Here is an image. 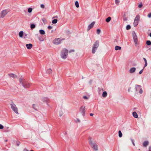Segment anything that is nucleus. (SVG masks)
Listing matches in <instances>:
<instances>
[{
	"mask_svg": "<svg viewBox=\"0 0 151 151\" xmlns=\"http://www.w3.org/2000/svg\"><path fill=\"white\" fill-rule=\"evenodd\" d=\"M3 128H4L3 126L2 125L0 124V129H2Z\"/></svg>",
	"mask_w": 151,
	"mask_h": 151,
	"instance_id": "obj_47",
	"label": "nucleus"
},
{
	"mask_svg": "<svg viewBox=\"0 0 151 151\" xmlns=\"http://www.w3.org/2000/svg\"><path fill=\"white\" fill-rule=\"evenodd\" d=\"M133 35V37L134 39V41L135 45L138 44V40L137 39V36L135 33L133 32L132 33Z\"/></svg>",
	"mask_w": 151,
	"mask_h": 151,
	"instance_id": "obj_7",
	"label": "nucleus"
},
{
	"mask_svg": "<svg viewBox=\"0 0 151 151\" xmlns=\"http://www.w3.org/2000/svg\"><path fill=\"white\" fill-rule=\"evenodd\" d=\"M42 21L44 24H45L47 23V21L45 19L43 18L42 19Z\"/></svg>",
	"mask_w": 151,
	"mask_h": 151,
	"instance_id": "obj_31",
	"label": "nucleus"
},
{
	"mask_svg": "<svg viewBox=\"0 0 151 151\" xmlns=\"http://www.w3.org/2000/svg\"><path fill=\"white\" fill-rule=\"evenodd\" d=\"M58 21V20L57 19H54L52 20V23L53 24H56L57 23Z\"/></svg>",
	"mask_w": 151,
	"mask_h": 151,
	"instance_id": "obj_34",
	"label": "nucleus"
},
{
	"mask_svg": "<svg viewBox=\"0 0 151 151\" xmlns=\"http://www.w3.org/2000/svg\"><path fill=\"white\" fill-rule=\"evenodd\" d=\"M77 120L78 122H80V120L79 119H77Z\"/></svg>",
	"mask_w": 151,
	"mask_h": 151,
	"instance_id": "obj_57",
	"label": "nucleus"
},
{
	"mask_svg": "<svg viewBox=\"0 0 151 151\" xmlns=\"http://www.w3.org/2000/svg\"><path fill=\"white\" fill-rule=\"evenodd\" d=\"M131 26L129 25H128L126 26V29L127 30H128L131 29Z\"/></svg>",
	"mask_w": 151,
	"mask_h": 151,
	"instance_id": "obj_35",
	"label": "nucleus"
},
{
	"mask_svg": "<svg viewBox=\"0 0 151 151\" xmlns=\"http://www.w3.org/2000/svg\"><path fill=\"white\" fill-rule=\"evenodd\" d=\"M19 81L20 83L25 88H28L30 86V84L29 82L22 78H19Z\"/></svg>",
	"mask_w": 151,
	"mask_h": 151,
	"instance_id": "obj_1",
	"label": "nucleus"
},
{
	"mask_svg": "<svg viewBox=\"0 0 151 151\" xmlns=\"http://www.w3.org/2000/svg\"><path fill=\"white\" fill-rule=\"evenodd\" d=\"M150 36L151 37V32L150 34Z\"/></svg>",
	"mask_w": 151,
	"mask_h": 151,
	"instance_id": "obj_61",
	"label": "nucleus"
},
{
	"mask_svg": "<svg viewBox=\"0 0 151 151\" xmlns=\"http://www.w3.org/2000/svg\"><path fill=\"white\" fill-rule=\"evenodd\" d=\"M23 151H29L27 150L25 148L24 149Z\"/></svg>",
	"mask_w": 151,
	"mask_h": 151,
	"instance_id": "obj_56",
	"label": "nucleus"
},
{
	"mask_svg": "<svg viewBox=\"0 0 151 151\" xmlns=\"http://www.w3.org/2000/svg\"><path fill=\"white\" fill-rule=\"evenodd\" d=\"M136 68L134 67H133L130 69L129 72L130 73H132L134 72Z\"/></svg>",
	"mask_w": 151,
	"mask_h": 151,
	"instance_id": "obj_14",
	"label": "nucleus"
},
{
	"mask_svg": "<svg viewBox=\"0 0 151 151\" xmlns=\"http://www.w3.org/2000/svg\"><path fill=\"white\" fill-rule=\"evenodd\" d=\"M74 50H71L69 51V52L70 53L72 52H74Z\"/></svg>",
	"mask_w": 151,
	"mask_h": 151,
	"instance_id": "obj_51",
	"label": "nucleus"
},
{
	"mask_svg": "<svg viewBox=\"0 0 151 151\" xmlns=\"http://www.w3.org/2000/svg\"><path fill=\"white\" fill-rule=\"evenodd\" d=\"M139 22L138 21L134 20L133 23L134 26V27H136L138 25L139 23Z\"/></svg>",
	"mask_w": 151,
	"mask_h": 151,
	"instance_id": "obj_24",
	"label": "nucleus"
},
{
	"mask_svg": "<svg viewBox=\"0 0 151 151\" xmlns=\"http://www.w3.org/2000/svg\"><path fill=\"white\" fill-rule=\"evenodd\" d=\"M16 143L17 146H19L20 144V142L19 141H16Z\"/></svg>",
	"mask_w": 151,
	"mask_h": 151,
	"instance_id": "obj_41",
	"label": "nucleus"
},
{
	"mask_svg": "<svg viewBox=\"0 0 151 151\" xmlns=\"http://www.w3.org/2000/svg\"><path fill=\"white\" fill-rule=\"evenodd\" d=\"M92 80H90V81H89V83L90 84H91V83H92Z\"/></svg>",
	"mask_w": 151,
	"mask_h": 151,
	"instance_id": "obj_53",
	"label": "nucleus"
},
{
	"mask_svg": "<svg viewBox=\"0 0 151 151\" xmlns=\"http://www.w3.org/2000/svg\"><path fill=\"white\" fill-rule=\"evenodd\" d=\"M35 27V25L34 24H32L30 25V28L31 29H33Z\"/></svg>",
	"mask_w": 151,
	"mask_h": 151,
	"instance_id": "obj_32",
	"label": "nucleus"
},
{
	"mask_svg": "<svg viewBox=\"0 0 151 151\" xmlns=\"http://www.w3.org/2000/svg\"><path fill=\"white\" fill-rule=\"evenodd\" d=\"M23 33H24L22 31H21L19 32V37H22L23 35H24Z\"/></svg>",
	"mask_w": 151,
	"mask_h": 151,
	"instance_id": "obj_22",
	"label": "nucleus"
},
{
	"mask_svg": "<svg viewBox=\"0 0 151 151\" xmlns=\"http://www.w3.org/2000/svg\"><path fill=\"white\" fill-rule=\"evenodd\" d=\"M111 17H109L106 19V21L107 22H109L111 20Z\"/></svg>",
	"mask_w": 151,
	"mask_h": 151,
	"instance_id": "obj_26",
	"label": "nucleus"
},
{
	"mask_svg": "<svg viewBox=\"0 0 151 151\" xmlns=\"http://www.w3.org/2000/svg\"><path fill=\"white\" fill-rule=\"evenodd\" d=\"M107 96V93L106 91H104L102 93V96L103 97H106Z\"/></svg>",
	"mask_w": 151,
	"mask_h": 151,
	"instance_id": "obj_25",
	"label": "nucleus"
},
{
	"mask_svg": "<svg viewBox=\"0 0 151 151\" xmlns=\"http://www.w3.org/2000/svg\"><path fill=\"white\" fill-rule=\"evenodd\" d=\"M93 113H90V115L91 116H93Z\"/></svg>",
	"mask_w": 151,
	"mask_h": 151,
	"instance_id": "obj_55",
	"label": "nucleus"
},
{
	"mask_svg": "<svg viewBox=\"0 0 151 151\" xmlns=\"http://www.w3.org/2000/svg\"><path fill=\"white\" fill-rule=\"evenodd\" d=\"M147 17L149 18L151 17V13L147 15Z\"/></svg>",
	"mask_w": 151,
	"mask_h": 151,
	"instance_id": "obj_48",
	"label": "nucleus"
},
{
	"mask_svg": "<svg viewBox=\"0 0 151 151\" xmlns=\"http://www.w3.org/2000/svg\"><path fill=\"white\" fill-rule=\"evenodd\" d=\"M101 30L99 29H98L97 30V33L98 34H99L101 32Z\"/></svg>",
	"mask_w": 151,
	"mask_h": 151,
	"instance_id": "obj_40",
	"label": "nucleus"
},
{
	"mask_svg": "<svg viewBox=\"0 0 151 151\" xmlns=\"http://www.w3.org/2000/svg\"><path fill=\"white\" fill-rule=\"evenodd\" d=\"M95 23V22H93L89 24L87 28V31H88L90 29L92 28Z\"/></svg>",
	"mask_w": 151,
	"mask_h": 151,
	"instance_id": "obj_10",
	"label": "nucleus"
},
{
	"mask_svg": "<svg viewBox=\"0 0 151 151\" xmlns=\"http://www.w3.org/2000/svg\"><path fill=\"white\" fill-rule=\"evenodd\" d=\"M32 108L35 110H37L38 109V106L35 104L32 105Z\"/></svg>",
	"mask_w": 151,
	"mask_h": 151,
	"instance_id": "obj_19",
	"label": "nucleus"
},
{
	"mask_svg": "<svg viewBox=\"0 0 151 151\" xmlns=\"http://www.w3.org/2000/svg\"><path fill=\"white\" fill-rule=\"evenodd\" d=\"M135 89L137 91H139V93H140L142 94V93L143 91L142 88H141V86L138 85H136Z\"/></svg>",
	"mask_w": 151,
	"mask_h": 151,
	"instance_id": "obj_8",
	"label": "nucleus"
},
{
	"mask_svg": "<svg viewBox=\"0 0 151 151\" xmlns=\"http://www.w3.org/2000/svg\"><path fill=\"white\" fill-rule=\"evenodd\" d=\"M62 115V114H60V116H61Z\"/></svg>",
	"mask_w": 151,
	"mask_h": 151,
	"instance_id": "obj_58",
	"label": "nucleus"
},
{
	"mask_svg": "<svg viewBox=\"0 0 151 151\" xmlns=\"http://www.w3.org/2000/svg\"><path fill=\"white\" fill-rule=\"evenodd\" d=\"M27 34H24V38H25L27 37Z\"/></svg>",
	"mask_w": 151,
	"mask_h": 151,
	"instance_id": "obj_49",
	"label": "nucleus"
},
{
	"mask_svg": "<svg viewBox=\"0 0 151 151\" xmlns=\"http://www.w3.org/2000/svg\"><path fill=\"white\" fill-rule=\"evenodd\" d=\"M83 97L84 99H88V98L86 96H83Z\"/></svg>",
	"mask_w": 151,
	"mask_h": 151,
	"instance_id": "obj_50",
	"label": "nucleus"
},
{
	"mask_svg": "<svg viewBox=\"0 0 151 151\" xmlns=\"http://www.w3.org/2000/svg\"><path fill=\"white\" fill-rule=\"evenodd\" d=\"M53 18H58V16H56L54 17H53Z\"/></svg>",
	"mask_w": 151,
	"mask_h": 151,
	"instance_id": "obj_59",
	"label": "nucleus"
},
{
	"mask_svg": "<svg viewBox=\"0 0 151 151\" xmlns=\"http://www.w3.org/2000/svg\"><path fill=\"white\" fill-rule=\"evenodd\" d=\"M32 9L31 8H28V12L29 13H30L32 12Z\"/></svg>",
	"mask_w": 151,
	"mask_h": 151,
	"instance_id": "obj_36",
	"label": "nucleus"
},
{
	"mask_svg": "<svg viewBox=\"0 0 151 151\" xmlns=\"http://www.w3.org/2000/svg\"><path fill=\"white\" fill-rule=\"evenodd\" d=\"M131 139V140L132 143V144L134 146H135V144H134V139H132V138H131L130 139Z\"/></svg>",
	"mask_w": 151,
	"mask_h": 151,
	"instance_id": "obj_38",
	"label": "nucleus"
},
{
	"mask_svg": "<svg viewBox=\"0 0 151 151\" xmlns=\"http://www.w3.org/2000/svg\"><path fill=\"white\" fill-rule=\"evenodd\" d=\"M39 40L40 41H42L44 40L43 38L42 37H39Z\"/></svg>",
	"mask_w": 151,
	"mask_h": 151,
	"instance_id": "obj_37",
	"label": "nucleus"
},
{
	"mask_svg": "<svg viewBox=\"0 0 151 151\" xmlns=\"http://www.w3.org/2000/svg\"><path fill=\"white\" fill-rule=\"evenodd\" d=\"M47 28L49 29H52V27L50 26H49Z\"/></svg>",
	"mask_w": 151,
	"mask_h": 151,
	"instance_id": "obj_44",
	"label": "nucleus"
},
{
	"mask_svg": "<svg viewBox=\"0 0 151 151\" xmlns=\"http://www.w3.org/2000/svg\"><path fill=\"white\" fill-rule=\"evenodd\" d=\"M146 44L148 45H151V42L150 40H147L146 41Z\"/></svg>",
	"mask_w": 151,
	"mask_h": 151,
	"instance_id": "obj_30",
	"label": "nucleus"
},
{
	"mask_svg": "<svg viewBox=\"0 0 151 151\" xmlns=\"http://www.w3.org/2000/svg\"><path fill=\"white\" fill-rule=\"evenodd\" d=\"M149 150L148 151H151V146H150L149 147Z\"/></svg>",
	"mask_w": 151,
	"mask_h": 151,
	"instance_id": "obj_52",
	"label": "nucleus"
},
{
	"mask_svg": "<svg viewBox=\"0 0 151 151\" xmlns=\"http://www.w3.org/2000/svg\"><path fill=\"white\" fill-rule=\"evenodd\" d=\"M98 93L99 94H100L101 93L102 91H103V88H101L99 87L98 88Z\"/></svg>",
	"mask_w": 151,
	"mask_h": 151,
	"instance_id": "obj_23",
	"label": "nucleus"
},
{
	"mask_svg": "<svg viewBox=\"0 0 151 151\" xmlns=\"http://www.w3.org/2000/svg\"><path fill=\"white\" fill-rule=\"evenodd\" d=\"M121 47L120 46H116L115 47V50H121Z\"/></svg>",
	"mask_w": 151,
	"mask_h": 151,
	"instance_id": "obj_28",
	"label": "nucleus"
},
{
	"mask_svg": "<svg viewBox=\"0 0 151 151\" xmlns=\"http://www.w3.org/2000/svg\"><path fill=\"white\" fill-rule=\"evenodd\" d=\"M49 100V99L47 97H43L42 99V101L44 102H47Z\"/></svg>",
	"mask_w": 151,
	"mask_h": 151,
	"instance_id": "obj_20",
	"label": "nucleus"
},
{
	"mask_svg": "<svg viewBox=\"0 0 151 151\" xmlns=\"http://www.w3.org/2000/svg\"><path fill=\"white\" fill-rule=\"evenodd\" d=\"M30 151H34L33 150H31Z\"/></svg>",
	"mask_w": 151,
	"mask_h": 151,
	"instance_id": "obj_64",
	"label": "nucleus"
},
{
	"mask_svg": "<svg viewBox=\"0 0 151 151\" xmlns=\"http://www.w3.org/2000/svg\"><path fill=\"white\" fill-rule=\"evenodd\" d=\"M46 72L47 73H51L52 72V70L50 68L48 69L47 70Z\"/></svg>",
	"mask_w": 151,
	"mask_h": 151,
	"instance_id": "obj_27",
	"label": "nucleus"
},
{
	"mask_svg": "<svg viewBox=\"0 0 151 151\" xmlns=\"http://www.w3.org/2000/svg\"><path fill=\"white\" fill-rule=\"evenodd\" d=\"M89 144L91 145L93 149L95 151H97L98 150L97 145L95 142H93L90 138L89 139Z\"/></svg>",
	"mask_w": 151,
	"mask_h": 151,
	"instance_id": "obj_3",
	"label": "nucleus"
},
{
	"mask_svg": "<svg viewBox=\"0 0 151 151\" xmlns=\"http://www.w3.org/2000/svg\"><path fill=\"white\" fill-rule=\"evenodd\" d=\"M10 105L11 108L16 113L18 114L17 108L16 107V105L12 102L10 104Z\"/></svg>",
	"mask_w": 151,
	"mask_h": 151,
	"instance_id": "obj_6",
	"label": "nucleus"
},
{
	"mask_svg": "<svg viewBox=\"0 0 151 151\" xmlns=\"http://www.w3.org/2000/svg\"><path fill=\"white\" fill-rule=\"evenodd\" d=\"M143 59L144 60L145 63L144 67H143V68H144L146 67L147 66V61L146 59L145 58H143Z\"/></svg>",
	"mask_w": 151,
	"mask_h": 151,
	"instance_id": "obj_16",
	"label": "nucleus"
},
{
	"mask_svg": "<svg viewBox=\"0 0 151 151\" xmlns=\"http://www.w3.org/2000/svg\"><path fill=\"white\" fill-rule=\"evenodd\" d=\"M144 68H143L139 72V74H141L143 72V70H144Z\"/></svg>",
	"mask_w": 151,
	"mask_h": 151,
	"instance_id": "obj_42",
	"label": "nucleus"
},
{
	"mask_svg": "<svg viewBox=\"0 0 151 151\" xmlns=\"http://www.w3.org/2000/svg\"><path fill=\"white\" fill-rule=\"evenodd\" d=\"M140 17L139 15H137L134 19V20L139 22V21Z\"/></svg>",
	"mask_w": 151,
	"mask_h": 151,
	"instance_id": "obj_15",
	"label": "nucleus"
},
{
	"mask_svg": "<svg viewBox=\"0 0 151 151\" xmlns=\"http://www.w3.org/2000/svg\"><path fill=\"white\" fill-rule=\"evenodd\" d=\"M75 4L76 7L78 8L79 7L78 2V1H76L75 3Z\"/></svg>",
	"mask_w": 151,
	"mask_h": 151,
	"instance_id": "obj_33",
	"label": "nucleus"
},
{
	"mask_svg": "<svg viewBox=\"0 0 151 151\" xmlns=\"http://www.w3.org/2000/svg\"><path fill=\"white\" fill-rule=\"evenodd\" d=\"M1 17L2 18L4 17L7 14V10H4L2 11L1 12Z\"/></svg>",
	"mask_w": 151,
	"mask_h": 151,
	"instance_id": "obj_11",
	"label": "nucleus"
},
{
	"mask_svg": "<svg viewBox=\"0 0 151 151\" xmlns=\"http://www.w3.org/2000/svg\"><path fill=\"white\" fill-rule=\"evenodd\" d=\"M85 106H82L80 108V111L83 116L85 115Z\"/></svg>",
	"mask_w": 151,
	"mask_h": 151,
	"instance_id": "obj_9",
	"label": "nucleus"
},
{
	"mask_svg": "<svg viewBox=\"0 0 151 151\" xmlns=\"http://www.w3.org/2000/svg\"><path fill=\"white\" fill-rule=\"evenodd\" d=\"M138 150H139V151H141L140 150V149H139Z\"/></svg>",
	"mask_w": 151,
	"mask_h": 151,
	"instance_id": "obj_62",
	"label": "nucleus"
},
{
	"mask_svg": "<svg viewBox=\"0 0 151 151\" xmlns=\"http://www.w3.org/2000/svg\"><path fill=\"white\" fill-rule=\"evenodd\" d=\"M119 133V137H121L122 136V134L120 130L118 132Z\"/></svg>",
	"mask_w": 151,
	"mask_h": 151,
	"instance_id": "obj_29",
	"label": "nucleus"
},
{
	"mask_svg": "<svg viewBox=\"0 0 151 151\" xmlns=\"http://www.w3.org/2000/svg\"><path fill=\"white\" fill-rule=\"evenodd\" d=\"M115 2L116 4H117V3H119V0H115Z\"/></svg>",
	"mask_w": 151,
	"mask_h": 151,
	"instance_id": "obj_45",
	"label": "nucleus"
},
{
	"mask_svg": "<svg viewBox=\"0 0 151 151\" xmlns=\"http://www.w3.org/2000/svg\"><path fill=\"white\" fill-rule=\"evenodd\" d=\"M123 20L124 21H127V17H125V14H124V16H123Z\"/></svg>",
	"mask_w": 151,
	"mask_h": 151,
	"instance_id": "obj_39",
	"label": "nucleus"
},
{
	"mask_svg": "<svg viewBox=\"0 0 151 151\" xmlns=\"http://www.w3.org/2000/svg\"><path fill=\"white\" fill-rule=\"evenodd\" d=\"M132 115L135 118H137L138 117L137 114V113L135 111H134L133 112Z\"/></svg>",
	"mask_w": 151,
	"mask_h": 151,
	"instance_id": "obj_18",
	"label": "nucleus"
},
{
	"mask_svg": "<svg viewBox=\"0 0 151 151\" xmlns=\"http://www.w3.org/2000/svg\"><path fill=\"white\" fill-rule=\"evenodd\" d=\"M40 7L41 8H43V9H44L45 7V6L44 5H43V4H41L40 5Z\"/></svg>",
	"mask_w": 151,
	"mask_h": 151,
	"instance_id": "obj_43",
	"label": "nucleus"
},
{
	"mask_svg": "<svg viewBox=\"0 0 151 151\" xmlns=\"http://www.w3.org/2000/svg\"><path fill=\"white\" fill-rule=\"evenodd\" d=\"M8 75L11 77H12L13 78H16L17 77V76L16 75L13 73H9L8 74Z\"/></svg>",
	"mask_w": 151,
	"mask_h": 151,
	"instance_id": "obj_17",
	"label": "nucleus"
},
{
	"mask_svg": "<svg viewBox=\"0 0 151 151\" xmlns=\"http://www.w3.org/2000/svg\"><path fill=\"white\" fill-rule=\"evenodd\" d=\"M131 89V88L130 87H129L128 89V92H130V89Z\"/></svg>",
	"mask_w": 151,
	"mask_h": 151,
	"instance_id": "obj_54",
	"label": "nucleus"
},
{
	"mask_svg": "<svg viewBox=\"0 0 151 151\" xmlns=\"http://www.w3.org/2000/svg\"><path fill=\"white\" fill-rule=\"evenodd\" d=\"M39 32L40 34L42 35H44L45 34V32L44 30L42 29H40L39 30Z\"/></svg>",
	"mask_w": 151,
	"mask_h": 151,
	"instance_id": "obj_21",
	"label": "nucleus"
},
{
	"mask_svg": "<svg viewBox=\"0 0 151 151\" xmlns=\"http://www.w3.org/2000/svg\"><path fill=\"white\" fill-rule=\"evenodd\" d=\"M68 51L66 48L63 49L61 51V56L62 58L65 59L67 57Z\"/></svg>",
	"mask_w": 151,
	"mask_h": 151,
	"instance_id": "obj_2",
	"label": "nucleus"
},
{
	"mask_svg": "<svg viewBox=\"0 0 151 151\" xmlns=\"http://www.w3.org/2000/svg\"><path fill=\"white\" fill-rule=\"evenodd\" d=\"M142 6V3L138 5V7L139 8H141Z\"/></svg>",
	"mask_w": 151,
	"mask_h": 151,
	"instance_id": "obj_46",
	"label": "nucleus"
},
{
	"mask_svg": "<svg viewBox=\"0 0 151 151\" xmlns=\"http://www.w3.org/2000/svg\"><path fill=\"white\" fill-rule=\"evenodd\" d=\"M26 46L28 49H30L32 47V44L29 43L26 44Z\"/></svg>",
	"mask_w": 151,
	"mask_h": 151,
	"instance_id": "obj_13",
	"label": "nucleus"
},
{
	"mask_svg": "<svg viewBox=\"0 0 151 151\" xmlns=\"http://www.w3.org/2000/svg\"><path fill=\"white\" fill-rule=\"evenodd\" d=\"M53 31L52 30V31H51V32H52Z\"/></svg>",
	"mask_w": 151,
	"mask_h": 151,
	"instance_id": "obj_63",
	"label": "nucleus"
},
{
	"mask_svg": "<svg viewBox=\"0 0 151 151\" xmlns=\"http://www.w3.org/2000/svg\"><path fill=\"white\" fill-rule=\"evenodd\" d=\"M149 142L148 141H145L143 142L142 145L144 147H146L149 145Z\"/></svg>",
	"mask_w": 151,
	"mask_h": 151,
	"instance_id": "obj_12",
	"label": "nucleus"
},
{
	"mask_svg": "<svg viewBox=\"0 0 151 151\" xmlns=\"http://www.w3.org/2000/svg\"><path fill=\"white\" fill-rule=\"evenodd\" d=\"M99 41L98 40H96L93 44L92 49V53L93 54L95 53L96 51L97 50L99 46Z\"/></svg>",
	"mask_w": 151,
	"mask_h": 151,
	"instance_id": "obj_4",
	"label": "nucleus"
},
{
	"mask_svg": "<svg viewBox=\"0 0 151 151\" xmlns=\"http://www.w3.org/2000/svg\"><path fill=\"white\" fill-rule=\"evenodd\" d=\"M67 132H65V133L64 134L65 135H66L67 134Z\"/></svg>",
	"mask_w": 151,
	"mask_h": 151,
	"instance_id": "obj_60",
	"label": "nucleus"
},
{
	"mask_svg": "<svg viewBox=\"0 0 151 151\" xmlns=\"http://www.w3.org/2000/svg\"><path fill=\"white\" fill-rule=\"evenodd\" d=\"M65 40L64 38H58L55 39L53 41V43L56 45H58L61 43L62 40Z\"/></svg>",
	"mask_w": 151,
	"mask_h": 151,
	"instance_id": "obj_5",
	"label": "nucleus"
}]
</instances>
